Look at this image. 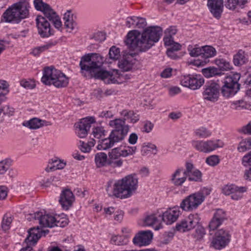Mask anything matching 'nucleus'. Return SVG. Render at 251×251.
<instances>
[{"label":"nucleus","mask_w":251,"mask_h":251,"mask_svg":"<svg viewBox=\"0 0 251 251\" xmlns=\"http://www.w3.org/2000/svg\"><path fill=\"white\" fill-rule=\"evenodd\" d=\"M207 6L214 17H221L223 9V0H208Z\"/></svg>","instance_id":"nucleus-23"},{"label":"nucleus","mask_w":251,"mask_h":251,"mask_svg":"<svg viewBox=\"0 0 251 251\" xmlns=\"http://www.w3.org/2000/svg\"><path fill=\"white\" fill-rule=\"evenodd\" d=\"M248 2V0H225V5L227 9L233 10L237 6L242 7Z\"/></svg>","instance_id":"nucleus-30"},{"label":"nucleus","mask_w":251,"mask_h":251,"mask_svg":"<svg viewBox=\"0 0 251 251\" xmlns=\"http://www.w3.org/2000/svg\"><path fill=\"white\" fill-rule=\"evenodd\" d=\"M64 25L67 31L72 32L76 26V24L73 21V14L70 11H67L64 15Z\"/></svg>","instance_id":"nucleus-27"},{"label":"nucleus","mask_w":251,"mask_h":251,"mask_svg":"<svg viewBox=\"0 0 251 251\" xmlns=\"http://www.w3.org/2000/svg\"><path fill=\"white\" fill-rule=\"evenodd\" d=\"M65 165L66 164L60 160L55 159L52 161L50 166H48L45 169V170L47 172H49L54 171L58 169H62L65 167Z\"/></svg>","instance_id":"nucleus-36"},{"label":"nucleus","mask_w":251,"mask_h":251,"mask_svg":"<svg viewBox=\"0 0 251 251\" xmlns=\"http://www.w3.org/2000/svg\"><path fill=\"white\" fill-rule=\"evenodd\" d=\"M201 176V173L198 170H196L189 174L187 177L189 181L199 182L202 180Z\"/></svg>","instance_id":"nucleus-44"},{"label":"nucleus","mask_w":251,"mask_h":251,"mask_svg":"<svg viewBox=\"0 0 251 251\" xmlns=\"http://www.w3.org/2000/svg\"><path fill=\"white\" fill-rule=\"evenodd\" d=\"M29 14L27 5L23 2H17L12 4L3 13V18L6 22L19 23L22 20L26 18Z\"/></svg>","instance_id":"nucleus-6"},{"label":"nucleus","mask_w":251,"mask_h":251,"mask_svg":"<svg viewBox=\"0 0 251 251\" xmlns=\"http://www.w3.org/2000/svg\"><path fill=\"white\" fill-rule=\"evenodd\" d=\"M128 236L127 235L122 236H113L111 240V242L112 244L121 246L126 244L127 243V238Z\"/></svg>","instance_id":"nucleus-41"},{"label":"nucleus","mask_w":251,"mask_h":251,"mask_svg":"<svg viewBox=\"0 0 251 251\" xmlns=\"http://www.w3.org/2000/svg\"><path fill=\"white\" fill-rule=\"evenodd\" d=\"M204 80L201 75H187L181 77L180 83L192 90L199 89L204 83Z\"/></svg>","instance_id":"nucleus-15"},{"label":"nucleus","mask_w":251,"mask_h":251,"mask_svg":"<svg viewBox=\"0 0 251 251\" xmlns=\"http://www.w3.org/2000/svg\"><path fill=\"white\" fill-rule=\"evenodd\" d=\"M216 51L215 49L209 46L202 47L201 58L203 60L198 61L195 62V65L197 66H203L209 61L208 58L213 57L216 55Z\"/></svg>","instance_id":"nucleus-24"},{"label":"nucleus","mask_w":251,"mask_h":251,"mask_svg":"<svg viewBox=\"0 0 251 251\" xmlns=\"http://www.w3.org/2000/svg\"><path fill=\"white\" fill-rule=\"evenodd\" d=\"M12 221V219L11 217H9L7 215H5L3 216L1 222V227L3 230L6 231L10 228Z\"/></svg>","instance_id":"nucleus-50"},{"label":"nucleus","mask_w":251,"mask_h":251,"mask_svg":"<svg viewBox=\"0 0 251 251\" xmlns=\"http://www.w3.org/2000/svg\"><path fill=\"white\" fill-rule=\"evenodd\" d=\"M215 63L220 68L219 70L223 71L229 70L232 68V66L229 62L224 59H216Z\"/></svg>","instance_id":"nucleus-39"},{"label":"nucleus","mask_w":251,"mask_h":251,"mask_svg":"<svg viewBox=\"0 0 251 251\" xmlns=\"http://www.w3.org/2000/svg\"><path fill=\"white\" fill-rule=\"evenodd\" d=\"M138 137L135 133H132L130 134L128 141L130 144L134 145L137 143Z\"/></svg>","instance_id":"nucleus-63"},{"label":"nucleus","mask_w":251,"mask_h":251,"mask_svg":"<svg viewBox=\"0 0 251 251\" xmlns=\"http://www.w3.org/2000/svg\"><path fill=\"white\" fill-rule=\"evenodd\" d=\"M187 176L184 169L183 168H179L172 175L171 183L176 186H181L186 180Z\"/></svg>","instance_id":"nucleus-22"},{"label":"nucleus","mask_w":251,"mask_h":251,"mask_svg":"<svg viewBox=\"0 0 251 251\" xmlns=\"http://www.w3.org/2000/svg\"><path fill=\"white\" fill-rule=\"evenodd\" d=\"M248 61L247 58L244 51L239 50L238 52L234 55L233 63L236 66H241L245 64Z\"/></svg>","instance_id":"nucleus-32"},{"label":"nucleus","mask_w":251,"mask_h":251,"mask_svg":"<svg viewBox=\"0 0 251 251\" xmlns=\"http://www.w3.org/2000/svg\"><path fill=\"white\" fill-rule=\"evenodd\" d=\"M103 63V58L99 54L91 53L82 56L79 63L81 73L85 72L94 74L96 78L105 80L107 79L108 83H119L118 80L109 72L100 70Z\"/></svg>","instance_id":"nucleus-2"},{"label":"nucleus","mask_w":251,"mask_h":251,"mask_svg":"<svg viewBox=\"0 0 251 251\" xmlns=\"http://www.w3.org/2000/svg\"><path fill=\"white\" fill-rule=\"evenodd\" d=\"M28 232V235L25 240L26 245L20 251H34L31 246L35 245L40 238V230L38 228H31Z\"/></svg>","instance_id":"nucleus-18"},{"label":"nucleus","mask_w":251,"mask_h":251,"mask_svg":"<svg viewBox=\"0 0 251 251\" xmlns=\"http://www.w3.org/2000/svg\"><path fill=\"white\" fill-rule=\"evenodd\" d=\"M192 145L198 151L204 153L210 152L224 146V143L220 140H193Z\"/></svg>","instance_id":"nucleus-9"},{"label":"nucleus","mask_w":251,"mask_h":251,"mask_svg":"<svg viewBox=\"0 0 251 251\" xmlns=\"http://www.w3.org/2000/svg\"><path fill=\"white\" fill-rule=\"evenodd\" d=\"M38 34L42 38H46L53 34L50 23L42 16H37L36 18Z\"/></svg>","instance_id":"nucleus-16"},{"label":"nucleus","mask_w":251,"mask_h":251,"mask_svg":"<svg viewBox=\"0 0 251 251\" xmlns=\"http://www.w3.org/2000/svg\"><path fill=\"white\" fill-rule=\"evenodd\" d=\"M154 126V125L150 121H146L143 125L142 131L147 133L151 132Z\"/></svg>","instance_id":"nucleus-59"},{"label":"nucleus","mask_w":251,"mask_h":251,"mask_svg":"<svg viewBox=\"0 0 251 251\" xmlns=\"http://www.w3.org/2000/svg\"><path fill=\"white\" fill-rule=\"evenodd\" d=\"M251 148V138L243 139L239 144L237 150L239 152H245Z\"/></svg>","instance_id":"nucleus-40"},{"label":"nucleus","mask_w":251,"mask_h":251,"mask_svg":"<svg viewBox=\"0 0 251 251\" xmlns=\"http://www.w3.org/2000/svg\"><path fill=\"white\" fill-rule=\"evenodd\" d=\"M213 217L216 218L217 220L223 222L226 219V213L222 209H217L214 213Z\"/></svg>","instance_id":"nucleus-55"},{"label":"nucleus","mask_w":251,"mask_h":251,"mask_svg":"<svg viewBox=\"0 0 251 251\" xmlns=\"http://www.w3.org/2000/svg\"><path fill=\"white\" fill-rule=\"evenodd\" d=\"M2 109L3 114L8 116L13 115L14 112V109L8 105L3 106Z\"/></svg>","instance_id":"nucleus-61"},{"label":"nucleus","mask_w":251,"mask_h":251,"mask_svg":"<svg viewBox=\"0 0 251 251\" xmlns=\"http://www.w3.org/2000/svg\"><path fill=\"white\" fill-rule=\"evenodd\" d=\"M162 33L159 26L148 27L142 34L137 30H132L127 34L125 43L131 50L145 51L158 41Z\"/></svg>","instance_id":"nucleus-1"},{"label":"nucleus","mask_w":251,"mask_h":251,"mask_svg":"<svg viewBox=\"0 0 251 251\" xmlns=\"http://www.w3.org/2000/svg\"><path fill=\"white\" fill-rule=\"evenodd\" d=\"M222 223L223 222H221L218 220H217L214 217H213L212 219L211 220L209 224V228L210 229V230H214L218 227H219Z\"/></svg>","instance_id":"nucleus-57"},{"label":"nucleus","mask_w":251,"mask_h":251,"mask_svg":"<svg viewBox=\"0 0 251 251\" xmlns=\"http://www.w3.org/2000/svg\"><path fill=\"white\" fill-rule=\"evenodd\" d=\"M118 66L124 71H128L132 69L133 64L131 61L127 59H124L119 62Z\"/></svg>","instance_id":"nucleus-49"},{"label":"nucleus","mask_w":251,"mask_h":251,"mask_svg":"<svg viewBox=\"0 0 251 251\" xmlns=\"http://www.w3.org/2000/svg\"><path fill=\"white\" fill-rule=\"evenodd\" d=\"M194 133L195 136L199 138H206L211 134L210 131L204 127H200L195 129Z\"/></svg>","instance_id":"nucleus-37"},{"label":"nucleus","mask_w":251,"mask_h":251,"mask_svg":"<svg viewBox=\"0 0 251 251\" xmlns=\"http://www.w3.org/2000/svg\"><path fill=\"white\" fill-rule=\"evenodd\" d=\"M105 130L102 127H97L94 128L93 134L94 137L97 139H100L104 135Z\"/></svg>","instance_id":"nucleus-56"},{"label":"nucleus","mask_w":251,"mask_h":251,"mask_svg":"<svg viewBox=\"0 0 251 251\" xmlns=\"http://www.w3.org/2000/svg\"><path fill=\"white\" fill-rule=\"evenodd\" d=\"M177 32V29L175 26H171L166 29L165 30V34L168 36H173L175 35Z\"/></svg>","instance_id":"nucleus-62"},{"label":"nucleus","mask_w":251,"mask_h":251,"mask_svg":"<svg viewBox=\"0 0 251 251\" xmlns=\"http://www.w3.org/2000/svg\"><path fill=\"white\" fill-rule=\"evenodd\" d=\"M94 140L88 143L80 141L79 149L82 152H88L90 151L91 148L94 146Z\"/></svg>","instance_id":"nucleus-48"},{"label":"nucleus","mask_w":251,"mask_h":251,"mask_svg":"<svg viewBox=\"0 0 251 251\" xmlns=\"http://www.w3.org/2000/svg\"><path fill=\"white\" fill-rule=\"evenodd\" d=\"M126 25L129 28H143L146 25V19L132 16L126 18Z\"/></svg>","instance_id":"nucleus-25"},{"label":"nucleus","mask_w":251,"mask_h":251,"mask_svg":"<svg viewBox=\"0 0 251 251\" xmlns=\"http://www.w3.org/2000/svg\"><path fill=\"white\" fill-rule=\"evenodd\" d=\"M204 197L201 193H194L187 197L180 204V207L184 211H191L197 208L203 202Z\"/></svg>","instance_id":"nucleus-10"},{"label":"nucleus","mask_w":251,"mask_h":251,"mask_svg":"<svg viewBox=\"0 0 251 251\" xmlns=\"http://www.w3.org/2000/svg\"><path fill=\"white\" fill-rule=\"evenodd\" d=\"M107 155L104 152H98L95 154V162L97 167H103L107 164Z\"/></svg>","instance_id":"nucleus-33"},{"label":"nucleus","mask_w":251,"mask_h":251,"mask_svg":"<svg viewBox=\"0 0 251 251\" xmlns=\"http://www.w3.org/2000/svg\"><path fill=\"white\" fill-rule=\"evenodd\" d=\"M108 159H121L120 153L119 152V148H115L112 149L108 152Z\"/></svg>","instance_id":"nucleus-52"},{"label":"nucleus","mask_w":251,"mask_h":251,"mask_svg":"<svg viewBox=\"0 0 251 251\" xmlns=\"http://www.w3.org/2000/svg\"><path fill=\"white\" fill-rule=\"evenodd\" d=\"M98 42H102L105 40L106 37L105 34L102 32H98L95 33L92 38Z\"/></svg>","instance_id":"nucleus-60"},{"label":"nucleus","mask_w":251,"mask_h":251,"mask_svg":"<svg viewBox=\"0 0 251 251\" xmlns=\"http://www.w3.org/2000/svg\"><path fill=\"white\" fill-rule=\"evenodd\" d=\"M10 167V164L7 160H2L0 162V174H4Z\"/></svg>","instance_id":"nucleus-58"},{"label":"nucleus","mask_w":251,"mask_h":251,"mask_svg":"<svg viewBox=\"0 0 251 251\" xmlns=\"http://www.w3.org/2000/svg\"><path fill=\"white\" fill-rule=\"evenodd\" d=\"M231 108L240 110L247 108V104L243 100H240L232 101L230 105Z\"/></svg>","instance_id":"nucleus-46"},{"label":"nucleus","mask_w":251,"mask_h":251,"mask_svg":"<svg viewBox=\"0 0 251 251\" xmlns=\"http://www.w3.org/2000/svg\"><path fill=\"white\" fill-rule=\"evenodd\" d=\"M109 58L113 60H117L119 59L120 57V51L118 48L115 46H112L110 48L109 53Z\"/></svg>","instance_id":"nucleus-45"},{"label":"nucleus","mask_w":251,"mask_h":251,"mask_svg":"<svg viewBox=\"0 0 251 251\" xmlns=\"http://www.w3.org/2000/svg\"><path fill=\"white\" fill-rule=\"evenodd\" d=\"M75 201L73 193L70 189H65L60 194L59 202L63 209L68 210Z\"/></svg>","instance_id":"nucleus-21"},{"label":"nucleus","mask_w":251,"mask_h":251,"mask_svg":"<svg viewBox=\"0 0 251 251\" xmlns=\"http://www.w3.org/2000/svg\"><path fill=\"white\" fill-rule=\"evenodd\" d=\"M20 84L22 86L26 89H33L35 87L34 81L31 79L22 80L21 81Z\"/></svg>","instance_id":"nucleus-54"},{"label":"nucleus","mask_w":251,"mask_h":251,"mask_svg":"<svg viewBox=\"0 0 251 251\" xmlns=\"http://www.w3.org/2000/svg\"><path fill=\"white\" fill-rule=\"evenodd\" d=\"M189 54L192 57H197L200 56L201 57L202 55V47H199L196 45L194 46L189 45L187 48Z\"/></svg>","instance_id":"nucleus-42"},{"label":"nucleus","mask_w":251,"mask_h":251,"mask_svg":"<svg viewBox=\"0 0 251 251\" xmlns=\"http://www.w3.org/2000/svg\"><path fill=\"white\" fill-rule=\"evenodd\" d=\"M41 81L45 85L52 84L57 88L65 87L69 83L68 78L60 71L51 67L45 68Z\"/></svg>","instance_id":"nucleus-5"},{"label":"nucleus","mask_w":251,"mask_h":251,"mask_svg":"<svg viewBox=\"0 0 251 251\" xmlns=\"http://www.w3.org/2000/svg\"><path fill=\"white\" fill-rule=\"evenodd\" d=\"M220 161L218 156L213 155L208 157L206 159V162L211 166L217 165Z\"/></svg>","instance_id":"nucleus-53"},{"label":"nucleus","mask_w":251,"mask_h":251,"mask_svg":"<svg viewBox=\"0 0 251 251\" xmlns=\"http://www.w3.org/2000/svg\"><path fill=\"white\" fill-rule=\"evenodd\" d=\"M56 44V42H49L47 43L46 45H44L40 47H38L33 49L32 51V53L35 56L38 55L41 52L55 46Z\"/></svg>","instance_id":"nucleus-38"},{"label":"nucleus","mask_w":251,"mask_h":251,"mask_svg":"<svg viewBox=\"0 0 251 251\" xmlns=\"http://www.w3.org/2000/svg\"><path fill=\"white\" fill-rule=\"evenodd\" d=\"M28 220L31 219L38 221L41 227H54L55 217L52 215L47 214L41 211L37 212L33 214H30Z\"/></svg>","instance_id":"nucleus-13"},{"label":"nucleus","mask_w":251,"mask_h":251,"mask_svg":"<svg viewBox=\"0 0 251 251\" xmlns=\"http://www.w3.org/2000/svg\"><path fill=\"white\" fill-rule=\"evenodd\" d=\"M247 188L245 187H238L234 184L226 185L222 188V192L226 195H231L236 191H246Z\"/></svg>","instance_id":"nucleus-31"},{"label":"nucleus","mask_w":251,"mask_h":251,"mask_svg":"<svg viewBox=\"0 0 251 251\" xmlns=\"http://www.w3.org/2000/svg\"><path fill=\"white\" fill-rule=\"evenodd\" d=\"M152 237L153 234L151 230L141 231L134 236L133 243L137 246H146L150 244Z\"/></svg>","instance_id":"nucleus-20"},{"label":"nucleus","mask_w":251,"mask_h":251,"mask_svg":"<svg viewBox=\"0 0 251 251\" xmlns=\"http://www.w3.org/2000/svg\"><path fill=\"white\" fill-rule=\"evenodd\" d=\"M230 241L228 231L223 229L218 230L211 242V246L215 249L220 250L225 248Z\"/></svg>","instance_id":"nucleus-12"},{"label":"nucleus","mask_w":251,"mask_h":251,"mask_svg":"<svg viewBox=\"0 0 251 251\" xmlns=\"http://www.w3.org/2000/svg\"><path fill=\"white\" fill-rule=\"evenodd\" d=\"M121 114L124 117V119H122V120H124L125 122L126 120H127L129 123L134 124L139 120V115L133 111L124 110L121 112ZM121 119L122 120V119ZM125 124H126L125 122Z\"/></svg>","instance_id":"nucleus-28"},{"label":"nucleus","mask_w":251,"mask_h":251,"mask_svg":"<svg viewBox=\"0 0 251 251\" xmlns=\"http://www.w3.org/2000/svg\"><path fill=\"white\" fill-rule=\"evenodd\" d=\"M220 85L214 82L207 83L203 87L202 92L204 100L215 102L218 100L220 94Z\"/></svg>","instance_id":"nucleus-14"},{"label":"nucleus","mask_w":251,"mask_h":251,"mask_svg":"<svg viewBox=\"0 0 251 251\" xmlns=\"http://www.w3.org/2000/svg\"><path fill=\"white\" fill-rule=\"evenodd\" d=\"M158 222L157 217L155 214L147 215L139 224L143 226H152Z\"/></svg>","instance_id":"nucleus-29"},{"label":"nucleus","mask_w":251,"mask_h":251,"mask_svg":"<svg viewBox=\"0 0 251 251\" xmlns=\"http://www.w3.org/2000/svg\"><path fill=\"white\" fill-rule=\"evenodd\" d=\"M180 206H176L167 209L163 213L162 219L167 225H171L175 222L181 214Z\"/></svg>","instance_id":"nucleus-19"},{"label":"nucleus","mask_w":251,"mask_h":251,"mask_svg":"<svg viewBox=\"0 0 251 251\" xmlns=\"http://www.w3.org/2000/svg\"><path fill=\"white\" fill-rule=\"evenodd\" d=\"M138 178L135 175H128L117 180L108 181L106 190L108 196L120 199H126L131 196L137 189Z\"/></svg>","instance_id":"nucleus-3"},{"label":"nucleus","mask_w":251,"mask_h":251,"mask_svg":"<svg viewBox=\"0 0 251 251\" xmlns=\"http://www.w3.org/2000/svg\"><path fill=\"white\" fill-rule=\"evenodd\" d=\"M203 75L207 78L224 75L221 71L215 67H208L202 69Z\"/></svg>","instance_id":"nucleus-34"},{"label":"nucleus","mask_w":251,"mask_h":251,"mask_svg":"<svg viewBox=\"0 0 251 251\" xmlns=\"http://www.w3.org/2000/svg\"><path fill=\"white\" fill-rule=\"evenodd\" d=\"M50 122H47L34 118L28 121H25L22 123V125L31 129H36L42 126L50 125Z\"/></svg>","instance_id":"nucleus-26"},{"label":"nucleus","mask_w":251,"mask_h":251,"mask_svg":"<svg viewBox=\"0 0 251 251\" xmlns=\"http://www.w3.org/2000/svg\"><path fill=\"white\" fill-rule=\"evenodd\" d=\"M200 219L197 214H190L181 220L176 226V229L181 232L188 231L194 228L199 223Z\"/></svg>","instance_id":"nucleus-11"},{"label":"nucleus","mask_w":251,"mask_h":251,"mask_svg":"<svg viewBox=\"0 0 251 251\" xmlns=\"http://www.w3.org/2000/svg\"><path fill=\"white\" fill-rule=\"evenodd\" d=\"M109 125L114 128L107 138L99 141L97 149L106 150L112 147L116 143L123 141L129 131V126L125 125V121L116 119L109 121Z\"/></svg>","instance_id":"nucleus-4"},{"label":"nucleus","mask_w":251,"mask_h":251,"mask_svg":"<svg viewBox=\"0 0 251 251\" xmlns=\"http://www.w3.org/2000/svg\"><path fill=\"white\" fill-rule=\"evenodd\" d=\"M123 164L122 159H108L107 164L112 168L121 167Z\"/></svg>","instance_id":"nucleus-51"},{"label":"nucleus","mask_w":251,"mask_h":251,"mask_svg":"<svg viewBox=\"0 0 251 251\" xmlns=\"http://www.w3.org/2000/svg\"><path fill=\"white\" fill-rule=\"evenodd\" d=\"M156 145L151 143H144L141 149V153L143 155H146L151 153L156 154Z\"/></svg>","instance_id":"nucleus-35"},{"label":"nucleus","mask_w":251,"mask_h":251,"mask_svg":"<svg viewBox=\"0 0 251 251\" xmlns=\"http://www.w3.org/2000/svg\"><path fill=\"white\" fill-rule=\"evenodd\" d=\"M34 4L35 8L43 12L46 18L53 23L56 28H61L62 23L59 17L48 4L44 2L43 0H34Z\"/></svg>","instance_id":"nucleus-8"},{"label":"nucleus","mask_w":251,"mask_h":251,"mask_svg":"<svg viewBox=\"0 0 251 251\" xmlns=\"http://www.w3.org/2000/svg\"><path fill=\"white\" fill-rule=\"evenodd\" d=\"M251 163V151L244 155L242 158V163L244 166Z\"/></svg>","instance_id":"nucleus-64"},{"label":"nucleus","mask_w":251,"mask_h":251,"mask_svg":"<svg viewBox=\"0 0 251 251\" xmlns=\"http://www.w3.org/2000/svg\"><path fill=\"white\" fill-rule=\"evenodd\" d=\"M205 234V231L204 228L201 226H198L195 232L192 234V236L196 241H199L203 238Z\"/></svg>","instance_id":"nucleus-43"},{"label":"nucleus","mask_w":251,"mask_h":251,"mask_svg":"<svg viewBox=\"0 0 251 251\" xmlns=\"http://www.w3.org/2000/svg\"><path fill=\"white\" fill-rule=\"evenodd\" d=\"M240 77V74L237 73L225 77L221 88V93L224 97L229 98L237 93L240 87L238 82Z\"/></svg>","instance_id":"nucleus-7"},{"label":"nucleus","mask_w":251,"mask_h":251,"mask_svg":"<svg viewBox=\"0 0 251 251\" xmlns=\"http://www.w3.org/2000/svg\"><path fill=\"white\" fill-rule=\"evenodd\" d=\"M95 122L93 117H88L81 119L76 126V133L77 136L79 138L85 137L91 127V125Z\"/></svg>","instance_id":"nucleus-17"},{"label":"nucleus","mask_w":251,"mask_h":251,"mask_svg":"<svg viewBox=\"0 0 251 251\" xmlns=\"http://www.w3.org/2000/svg\"><path fill=\"white\" fill-rule=\"evenodd\" d=\"M68 219L65 217H55L54 226L64 227L68 224Z\"/></svg>","instance_id":"nucleus-47"}]
</instances>
